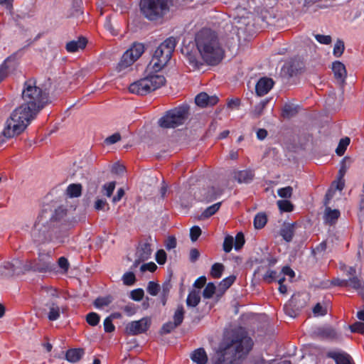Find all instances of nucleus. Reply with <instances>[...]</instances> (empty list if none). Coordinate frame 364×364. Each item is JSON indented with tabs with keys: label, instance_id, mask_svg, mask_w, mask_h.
<instances>
[{
	"label": "nucleus",
	"instance_id": "54",
	"mask_svg": "<svg viewBox=\"0 0 364 364\" xmlns=\"http://www.w3.org/2000/svg\"><path fill=\"white\" fill-rule=\"evenodd\" d=\"M277 278V272L274 270L269 269L263 276V279L264 282L267 283H271L275 280Z\"/></svg>",
	"mask_w": 364,
	"mask_h": 364
},
{
	"label": "nucleus",
	"instance_id": "52",
	"mask_svg": "<svg viewBox=\"0 0 364 364\" xmlns=\"http://www.w3.org/2000/svg\"><path fill=\"white\" fill-rule=\"evenodd\" d=\"M294 302V299L291 298V299L289 301L288 304H286L284 306V311L287 315H288L290 317H295L296 315V311L292 309V304Z\"/></svg>",
	"mask_w": 364,
	"mask_h": 364
},
{
	"label": "nucleus",
	"instance_id": "1",
	"mask_svg": "<svg viewBox=\"0 0 364 364\" xmlns=\"http://www.w3.org/2000/svg\"><path fill=\"white\" fill-rule=\"evenodd\" d=\"M22 99L23 103L6 120L3 134L7 138L21 134L48 102L47 94L33 80L25 82Z\"/></svg>",
	"mask_w": 364,
	"mask_h": 364
},
{
	"label": "nucleus",
	"instance_id": "29",
	"mask_svg": "<svg viewBox=\"0 0 364 364\" xmlns=\"http://www.w3.org/2000/svg\"><path fill=\"white\" fill-rule=\"evenodd\" d=\"M221 204V202H218L205 208L201 214V218L206 219L213 215L220 209Z\"/></svg>",
	"mask_w": 364,
	"mask_h": 364
},
{
	"label": "nucleus",
	"instance_id": "44",
	"mask_svg": "<svg viewBox=\"0 0 364 364\" xmlns=\"http://www.w3.org/2000/svg\"><path fill=\"white\" fill-rule=\"evenodd\" d=\"M187 60L190 65L194 69H199L203 63L197 58L195 55L189 54L187 56Z\"/></svg>",
	"mask_w": 364,
	"mask_h": 364
},
{
	"label": "nucleus",
	"instance_id": "28",
	"mask_svg": "<svg viewBox=\"0 0 364 364\" xmlns=\"http://www.w3.org/2000/svg\"><path fill=\"white\" fill-rule=\"evenodd\" d=\"M66 193L70 198L79 197L82 193V186L79 183L70 184L66 189Z\"/></svg>",
	"mask_w": 364,
	"mask_h": 364
},
{
	"label": "nucleus",
	"instance_id": "17",
	"mask_svg": "<svg viewBox=\"0 0 364 364\" xmlns=\"http://www.w3.org/2000/svg\"><path fill=\"white\" fill-rule=\"evenodd\" d=\"M328 357L333 359L336 364H355L352 357L343 351L329 352Z\"/></svg>",
	"mask_w": 364,
	"mask_h": 364
},
{
	"label": "nucleus",
	"instance_id": "40",
	"mask_svg": "<svg viewBox=\"0 0 364 364\" xmlns=\"http://www.w3.org/2000/svg\"><path fill=\"white\" fill-rule=\"evenodd\" d=\"M296 107L291 105H285L283 108V116L285 117H293L296 114Z\"/></svg>",
	"mask_w": 364,
	"mask_h": 364
},
{
	"label": "nucleus",
	"instance_id": "19",
	"mask_svg": "<svg viewBox=\"0 0 364 364\" xmlns=\"http://www.w3.org/2000/svg\"><path fill=\"white\" fill-rule=\"evenodd\" d=\"M340 215L341 213L338 209H331L330 207H326L323 214L324 223L330 225H334Z\"/></svg>",
	"mask_w": 364,
	"mask_h": 364
},
{
	"label": "nucleus",
	"instance_id": "53",
	"mask_svg": "<svg viewBox=\"0 0 364 364\" xmlns=\"http://www.w3.org/2000/svg\"><path fill=\"white\" fill-rule=\"evenodd\" d=\"M245 244L244 235L242 232H238L235 239V250H239Z\"/></svg>",
	"mask_w": 364,
	"mask_h": 364
},
{
	"label": "nucleus",
	"instance_id": "21",
	"mask_svg": "<svg viewBox=\"0 0 364 364\" xmlns=\"http://www.w3.org/2000/svg\"><path fill=\"white\" fill-rule=\"evenodd\" d=\"M332 70L335 78L341 82H343L347 75L345 65L340 61H336L333 63Z\"/></svg>",
	"mask_w": 364,
	"mask_h": 364
},
{
	"label": "nucleus",
	"instance_id": "56",
	"mask_svg": "<svg viewBox=\"0 0 364 364\" xmlns=\"http://www.w3.org/2000/svg\"><path fill=\"white\" fill-rule=\"evenodd\" d=\"M201 234V230L198 226H193L190 230V237L191 240L193 242H195L198 240L199 236Z\"/></svg>",
	"mask_w": 364,
	"mask_h": 364
},
{
	"label": "nucleus",
	"instance_id": "9",
	"mask_svg": "<svg viewBox=\"0 0 364 364\" xmlns=\"http://www.w3.org/2000/svg\"><path fill=\"white\" fill-rule=\"evenodd\" d=\"M188 114V107L179 106L171 109L159 119V124L163 128H175L184 123Z\"/></svg>",
	"mask_w": 364,
	"mask_h": 364
},
{
	"label": "nucleus",
	"instance_id": "27",
	"mask_svg": "<svg viewBox=\"0 0 364 364\" xmlns=\"http://www.w3.org/2000/svg\"><path fill=\"white\" fill-rule=\"evenodd\" d=\"M200 301V293L196 291H191L186 299V304L188 307H196Z\"/></svg>",
	"mask_w": 364,
	"mask_h": 364
},
{
	"label": "nucleus",
	"instance_id": "4",
	"mask_svg": "<svg viewBox=\"0 0 364 364\" xmlns=\"http://www.w3.org/2000/svg\"><path fill=\"white\" fill-rule=\"evenodd\" d=\"M196 42L201 57L208 64L216 65L221 61L224 51L214 31L202 29L196 35Z\"/></svg>",
	"mask_w": 364,
	"mask_h": 364
},
{
	"label": "nucleus",
	"instance_id": "26",
	"mask_svg": "<svg viewBox=\"0 0 364 364\" xmlns=\"http://www.w3.org/2000/svg\"><path fill=\"white\" fill-rule=\"evenodd\" d=\"M349 281L348 287L355 289L360 294H364V282L357 277H353L348 279Z\"/></svg>",
	"mask_w": 364,
	"mask_h": 364
},
{
	"label": "nucleus",
	"instance_id": "43",
	"mask_svg": "<svg viewBox=\"0 0 364 364\" xmlns=\"http://www.w3.org/2000/svg\"><path fill=\"white\" fill-rule=\"evenodd\" d=\"M115 188V182L112 181L105 183L102 186V191L104 195L107 197H110Z\"/></svg>",
	"mask_w": 364,
	"mask_h": 364
},
{
	"label": "nucleus",
	"instance_id": "63",
	"mask_svg": "<svg viewBox=\"0 0 364 364\" xmlns=\"http://www.w3.org/2000/svg\"><path fill=\"white\" fill-rule=\"evenodd\" d=\"M157 268V266L154 262H149L146 264H144L141 266L140 270L144 272L146 271H149L151 272H154Z\"/></svg>",
	"mask_w": 364,
	"mask_h": 364
},
{
	"label": "nucleus",
	"instance_id": "14",
	"mask_svg": "<svg viewBox=\"0 0 364 364\" xmlns=\"http://www.w3.org/2000/svg\"><path fill=\"white\" fill-rule=\"evenodd\" d=\"M272 78L264 77L260 78L255 85L256 94L258 96H264L267 94L274 86Z\"/></svg>",
	"mask_w": 364,
	"mask_h": 364
},
{
	"label": "nucleus",
	"instance_id": "11",
	"mask_svg": "<svg viewBox=\"0 0 364 364\" xmlns=\"http://www.w3.org/2000/svg\"><path fill=\"white\" fill-rule=\"evenodd\" d=\"M144 45L141 43H134L129 49L124 52L117 65L119 71L132 65L144 53Z\"/></svg>",
	"mask_w": 364,
	"mask_h": 364
},
{
	"label": "nucleus",
	"instance_id": "25",
	"mask_svg": "<svg viewBox=\"0 0 364 364\" xmlns=\"http://www.w3.org/2000/svg\"><path fill=\"white\" fill-rule=\"evenodd\" d=\"M280 235L285 241H291L294 235V225L288 224L287 225H284L281 229Z\"/></svg>",
	"mask_w": 364,
	"mask_h": 364
},
{
	"label": "nucleus",
	"instance_id": "60",
	"mask_svg": "<svg viewBox=\"0 0 364 364\" xmlns=\"http://www.w3.org/2000/svg\"><path fill=\"white\" fill-rule=\"evenodd\" d=\"M121 139V136L119 133H114L112 135L107 137L105 140V143L107 145H111L117 143Z\"/></svg>",
	"mask_w": 364,
	"mask_h": 364
},
{
	"label": "nucleus",
	"instance_id": "30",
	"mask_svg": "<svg viewBox=\"0 0 364 364\" xmlns=\"http://www.w3.org/2000/svg\"><path fill=\"white\" fill-rule=\"evenodd\" d=\"M112 301V297L111 296H107L103 297H98L94 301V306L97 309H102L105 306H107Z\"/></svg>",
	"mask_w": 364,
	"mask_h": 364
},
{
	"label": "nucleus",
	"instance_id": "34",
	"mask_svg": "<svg viewBox=\"0 0 364 364\" xmlns=\"http://www.w3.org/2000/svg\"><path fill=\"white\" fill-rule=\"evenodd\" d=\"M224 270V266L221 263H215L213 264L210 270V274L213 278H220Z\"/></svg>",
	"mask_w": 364,
	"mask_h": 364
},
{
	"label": "nucleus",
	"instance_id": "7",
	"mask_svg": "<svg viewBox=\"0 0 364 364\" xmlns=\"http://www.w3.org/2000/svg\"><path fill=\"white\" fill-rule=\"evenodd\" d=\"M171 4V0H141L140 9L148 20L158 21L168 13Z\"/></svg>",
	"mask_w": 364,
	"mask_h": 364
},
{
	"label": "nucleus",
	"instance_id": "15",
	"mask_svg": "<svg viewBox=\"0 0 364 364\" xmlns=\"http://www.w3.org/2000/svg\"><path fill=\"white\" fill-rule=\"evenodd\" d=\"M218 102V98L215 95L209 96L205 92H200L196 95L195 98L196 104L200 107H205L208 106H213Z\"/></svg>",
	"mask_w": 364,
	"mask_h": 364
},
{
	"label": "nucleus",
	"instance_id": "31",
	"mask_svg": "<svg viewBox=\"0 0 364 364\" xmlns=\"http://www.w3.org/2000/svg\"><path fill=\"white\" fill-rule=\"evenodd\" d=\"M184 314L185 311L183 306L182 305L178 306L173 316V322H174L178 326L182 323L184 318Z\"/></svg>",
	"mask_w": 364,
	"mask_h": 364
},
{
	"label": "nucleus",
	"instance_id": "20",
	"mask_svg": "<svg viewBox=\"0 0 364 364\" xmlns=\"http://www.w3.org/2000/svg\"><path fill=\"white\" fill-rule=\"evenodd\" d=\"M191 359L196 364H207L208 358L203 348L194 350L191 354Z\"/></svg>",
	"mask_w": 364,
	"mask_h": 364
},
{
	"label": "nucleus",
	"instance_id": "49",
	"mask_svg": "<svg viewBox=\"0 0 364 364\" xmlns=\"http://www.w3.org/2000/svg\"><path fill=\"white\" fill-rule=\"evenodd\" d=\"M171 288V285L169 282H165L162 285L161 296H162V303L164 305H165V304H166V297L170 291Z\"/></svg>",
	"mask_w": 364,
	"mask_h": 364
},
{
	"label": "nucleus",
	"instance_id": "46",
	"mask_svg": "<svg viewBox=\"0 0 364 364\" xmlns=\"http://www.w3.org/2000/svg\"><path fill=\"white\" fill-rule=\"evenodd\" d=\"M148 293L151 296H156L159 292V285L154 282H149L146 289Z\"/></svg>",
	"mask_w": 364,
	"mask_h": 364
},
{
	"label": "nucleus",
	"instance_id": "3",
	"mask_svg": "<svg viewBox=\"0 0 364 364\" xmlns=\"http://www.w3.org/2000/svg\"><path fill=\"white\" fill-rule=\"evenodd\" d=\"M66 215V210L62 208H58L53 213L47 210L42 211L31 230L32 241L36 245L53 242L56 227L65 221Z\"/></svg>",
	"mask_w": 364,
	"mask_h": 364
},
{
	"label": "nucleus",
	"instance_id": "42",
	"mask_svg": "<svg viewBox=\"0 0 364 364\" xmlns=\"http://www.w3.org/2000/svg\"><path fill=\"white\" fill-rule=\"evenodd\" d=\"M344 51V43L341 40H338L334 45L333 55L336 57H340Z\"/></svg>",
	"mask_w": 364,
	"mask_h": 364
},
{
	"label": "nucleus",
	"instance_id": "47",
	"mask_svg": "<svg viewBox=\"0 0 364 364\" xmlns=\"http://www.w3.org/2000/svg\"><path fill=\"white\" fill-rule=\"evenodd\" d=\"M349 327L351 332L364 335V323L356 321Z\"/></svg>",
	"mask_w": 364,
	"mask_h": 364
},
{
	"label": "nucleus",
	"instance_id": "13",
	"mask_svg": "<svg viewBox=\"0 0 364 364\" xmlns=\"http://www.w3.org/2000/svg\"><path fill=\"white\" fill-rule=\"evenodd\" d=\"M302 68V63L297 60H291L284 63L282 68V72L285 75L293 77L296 75Z\"/></svg>",
	"mask_w": 364,
	"mask_h": 364
},
{
	"label": "nucleus",
	"instance_id": "45",
	"mask_svg": "<svg viewBox=\"0 0 364 364\" xmlns=\"http://www.w3.org/2000/svg\"><path fill=\"white\" fill-rule=\"evenodd\" d=\"M293 188L291 186H287L284 188H282L278 189L277 193L279 197L288 198H290L292 195Z\"/></svg>",
	"mask_w": 364,
	"mask_h": 364
},
{
	"label": "nucleus",
	"instance_id": "58",
	"mask_svg": "<svg viewBox=\"0 0 364 364\" xmlns=\"http://www.w3.org/2000/svg\"><path fill=\"white\" fill-rule=\"evenodd\" d=\"M315 38L321 44L329 45L331 43V37L330 36L316 34Z\"/></svg>",
	"mask_w": 364,
	"mask_h": 364
},
{
	"label": "nucleus",
	"instance_id": "23",
	"mask_svg": "<svg viewBox=\"0 0 364 364\" xmlns=\"http://www.w3.org/2000/svg\"><path fill=\"white\" fill-rule=\"evenodd\" d=\"M87 45V40L83 38H79L77 41H71L66 44V50L69 53H75L79 50L84 49Z\"/></svg>",
	"mask_w": 364,
	"mask_h": 364
},
{
	"label": "nucleus",
	"instance_id": "57",
	"mask_svg": "<svg viewBox=\"0 0 364 364\" xmlns=\"http://www.w3.org/2000/svg\"><path fill=\"white\" fill-rule=\"evenodd\" d=\"M313 313L314 316H324L327 314V309L325 307H323L319 303L316 304L313 309Z\"/></svg>",
	"mask_w": 364,
	"mask_h": 364
},
{
	"label": "nucleus",
	"instance_id": "35",
	"mask_svg": "<svg viewBox=\"0 0 364 364\" xmlns=\"http://www.w3.org/2000/svg\"><path fill=\"white\" fill-rule=\"evenodd\" d=\"M236 277L233 275L229 276L223 279L219 284V287L225 291L227 290L235 282Z\"/></svg>",
	"mask_w": 364,
	"mask_h": 364
},
{
	"label": "nucleus",
	"instance_id": "48",
	"mask_svg": "<svg viewBox=\"0 0 364 364\" xmlns=\"http://www.w3.org/2000/svg\"><path fill=\"white\" fill-rule=\"evenodd\" d=\"M144 292L142 289H134L130 292V298L132 300L139 301L143 299Z\"/></svg>",
	"mask_w": 364,
	"mask_h": 364
},
{
	"label": "nucleus",
	"instance_id": "16",
	"mask_svg": "<svg viewBox=\"0 0 364 364\" xmlns=\"http://www.w3.org/2000/svg\"><path fill=\"white\" fill-rule=\"evenodd\" d=\"M18 263L17 259L12 262L5 261L0 264V278H9L12 277L16 269V265Z\"/></svg>",
	"mask_w": 364,
	"mask_h": 364
},
{
	"label": "nucleus",
	"instance_id": "36",
	"mask_svg": "<svg viewBox=\"0 0 364 364\" xmlns=\"http://www.w3.org/2000/svg\"><path fill=\"white\" fill-rule=\"evenodd\" d=\"M216 287L212 282L208 283L203 291V296L205 299H210L215 292Z\"/></svg>",
	"mask_w": 364,
	"mask_h": 364
},
{
	"label": "nucleus",
	"instance_id": "61",
	"mask_svg": "<svg viewBox=\"0 0 364 364\" xmlns=\"http://www.w3.org/2000/svg\"><path fill=\"white\" fill-rule=\"evenodd\" d=\"M104 328L105 332L111 333L114 331V326L112 323V321L110 317H107L104 320Z\"/></svg>",
	"mask_w": 364,
	"mask_h": 364
},
{
	"label": "nucleus",
	"instance_id": "38",
	"mask_svg": "<svg viewBox=\"0 0 364 364\" xmlns=\"http://www.w3.org/2000/svg\"><path fill=\"white\" fill-rule=\"evenodd\" d=\"M100 317L95 312H90L86 316L87 322L92 326H95L100 322Z\"/></svg>",
	"mask_w": 364,
	"mask_h": 364
},
{
	"label": "nucleus",
	"instance_id": "2",
	"mask_svg": "<svg viewBox=\"0 0 364 364\" xmlns=\"http://www.w3.org/2000/svg\"><path fill=\"white\" fill-rule=\"evenodd\" d=\"M252 346V338L243 328L232 329L225 333L214 364H237V360L245 357Z\"/></svg>",
	"mask_w": 364,
	"mask_h": 364
},
{
	"label": "nucleus",
	"instance_id": "22",
	"mask_svg": "<svg viewBox=\"0 0 364 364\" xmlns=\"http://www.w3.org/2000/svg\"><path fill=\"white\" fill-rule=\"evenodd\" d=\"M85 355V350L81 348H71L66 351L65 359L72 363L78 362Z\"/></svg>",
	"mask_w": 364,
	"mask_h": 364
},
{
	"label": "nucleus",
	"instance_id": "24",
	"mask_svg": "<svg viewBox=\"0 0 364 364\" xmlns=\"http://www.w3.org/2000/svg\"><path fill=\"white\" fill-rule=\"evenodd\" d=\"M254 176V172L249 169L240 171L236 174V178L239 183H248L252 181Z\"/></svg>",
	"mask_w": 364,
	"mask_h": 364
},
{
	"label": "nucleus",
	"instance_id": "6",
	"mask_svg": "<svg viewBox=\"0 0 364 364\" xmlns=\"http://www.w3.org/2000/svg\"><path fill=\"white\" fill-rule=\"evenodd\" d=\"M147 76L132 83L129 87L130 92L139 95H145L151 91L159 89L166 82V79L162 75L152 74L146 72Z\"/></svg>",
	"mask_w": 364,
	"mask_h": 364
},
{
	"label": "nucleus",
	"instance_id": "39",
	"mask_svg": "<svg viewBox=\"0 0 364 364\" xmlns=\"http://www.w3.org/2000/svg\"><path fill=\"white\" fill-rule=\"evenodd\" d=\"M268 102V100H264L255 106L253 114L255 117H259L263 113V110L265 108Z\"/></svg>",
	"mask_w": 364,
	"mask_h": 364
},
{
	"label": "nucleus",
	"instance_id": "59",
	"mask_svg": "<svg viewBox=\"0 0 364 364\" xmlns=\"http://www.w3.org/2000/svg\"><path fill=\"white\" fill-rule=\"evenodd\" d=\"M156 260L159 264H164L166 262V253L164 250H160L156 252Z\"/></svg>",
	"mask_w": 364,
	"mask_h": 364
},
{
	"label": "nucleus",
	"instance_id": "5",
	"mask_svg": "<svg viewBox=\"0 0 364 364\" xmlns=\"http://www.w3.org/2000/svg\"><path fill=\"white\" fill-rule=\"evenodd\" d=\"M176 46V40L170 37L162 42L155 50L146 72L157 73L169 61Z\"/></svg>",
	"mask_w": 364,
	"mask_h": 364
},
{
	"label": "nucleus",
	"instance_id": "8",
	"mask_svg": "<svg viewBox=\"0 0 364 364\" xmlns=\"http://www.w3.org/2000/svg\"><path fill=\"white\" fill-rule=\"evenodd\" d=\"M41 294L43 296L49 298V301L45 304L48 320L54 321L60 318V314L64 313L65 307L58 304L57 290L51 287H44L42 288Z\"/></svg>",
	"mask_w": 364,
	"mask_h": 364
},
{
	"label": "nucleus",
	"instance_id": "50",
	"mask_svg": "<svg viewBox=\"0 0 364 364\" xmlns=\"http://www.w3.org/2000/svg\"><path fill=\"white\" fill-rule=\"evenodd\" d=\"M234 239L232 236H226L223 242V250L230 252L232 249Z\"/></svg>",
	"mask_w": 364,
	"mask_h": 364
},
{
	"label": "nucleus",
	"instance_id": "62",
	"mask_svg": "<svg viewBox=\"0 0 364 364\" xmlns=\"http://www.w3.org/2000/svg\"><path fill=\"white\" fill-rule=\"evenodd\" d=\"M58 265L63 270L64 272H68L69 269V262L68 259L64 257H61L58 259Z\"/></svg>",
	"mask_w": 364,
	"mask_h": 364
},
{
	"label": "nucleus",
	"instance_id": "37",
	"mask_svg": "<svg viewBox=\"0 0 364 364\" xmlns=\"http://www.w3.org/2000/svg\"><path fill=\"white\" fill-rule=\"evenodd\" d=\"M277 205L280 210L284 212H291L293 210V205L291 203L287 200H282L277 201Z\"/></svg>",
	"mask_w": 364,
	"mask_h": 364
},
{
	"label": "nucleus",
	"instance_id": "12",
	"mask_svg": "<svg viewBox=\"0 0 364 364\" xmlns=\"http://www.w3.org/2000/svg\"><path fill=\"white\" fill-rule=\"evenodd\" d=\"M151 324L149 318L144 317L139 321H131L127 324L125 331L129 335H138L146 332Z\"/></svg>",
	"mask_w": 364,
	"mask_h": 364
},
{
	"label": "nucleus",
	"instance_id": "41",
	"mask_svg": "<svg viewBox=\"0 0 364 364\" xmlns=\"http://www.w3.org/2000/svg\"><path fill=\"white\" fill-rule=\"evenodd\" d=\"M123 283L127 286H132L135 282V275L132 272H128L124 274L122 277Z\"/></svg>",
	"mask_w": 364,
	"mask_h": 364
},
{
	"label": "nucleus",
	"instance_id": "18",
	"mask_svg": "<svg viewBox=\"0 0 364 364\" xmlns=\"http://www.w3.org/2000/svg\"><path fill=\"white\" fill-rule=\"evenodd\" d=\"M151 248L149 243L141 244L136 251L137 259L134 262V265L136 266L140 262L147 260L151 255Z\"/></svg>",
	"mask_w": 364,
	"mask_h": 364
},
{
	"label": "nucleus",
	"instance_id": "32",
	"mask_svg": "<svg viewBox=\"0 0 364 364\" xmlns=\"http://www.w3.org/2000/svg\"><path fill=\"white\" fill-rule=\"evenodd\" d=\"M350 138L347 136L340 140L338 145L336 149V153L337 154V155L341 156L344 154L348 146L350 144Z\"/></svg>",
	"mask_w": 364,
	"mask_h": 364
},
{
	"label": "nucleus",
	"instance_id": "64",
	"mask_svg": "<svg viewBox=\"0 0 364 364\" xmlns=\"http://www.w3.org/2000/svg\"><path fill=\"white\" fill-rule=\"evenodd\" d=\"M106 206H108V204L104 199H97L94 205V207L97 210H102Z\"/></svg>",
	"mask_w": 364,
	"mask_h": 364
},
{
	"label": "nucleus",
	"instance_id": "33",
	"mask_svg": "<svg viewBox=\"0 0 364 364\" xmlns=\"http://www.w3.org/2000/svg\"><path fill=\"white\" fill-rule=\"evenodd\" d=\"M267 223V216L264 213H259L254 218V225L257 229L262 228Z\"/></svg>",
	"mask_w": 364,
	"mask_h": 364
},
{
	"label": "nucleus",
	"instance_id": "55",
	"mask_svg": "<svg viewBox=\"0 0 364 364\" xmlns=\"http://www.w3.org/2000/svg\"><path fill=\"white\" fill-rule=\"evenodd\" d=\"M176 327H178V326L174 322L168 321L162 326L161 332L163 333H169Z\"/></svg>",
	"mask_w": 364,
	"mask_h": 364
},
{
	"label": "nucleus",
	"instance_id": "51",
	"mask_svg": "<svg viewBox=\"0 0 364 364\" xmlns=\"http://www.w3.org/2000/svg\"><path fill=\"white\" fill-rule=\"evenodd\" d=\"M138 307L134 304H128L123 307V311L128 316L134 315L137 311Z\"/></svg>",
	"mask_w": 364,
	"mask_h": 364
},
{
	"label": "nucleus",
	"instance_id": "10",
	"mask_svg": "<svg viewBox=\"0 0 364 364\" xmlns=\"http://www.w3.org/2000/svg\"><path fill=\"white\" fill-rule=\"evenodd\" d=\"M29 266L39 272H51L56 269L51 251H39L38 258L31 261Z\"/></svg>",
	"mask_w": 364,
	"mask_h": 364
}]
</instances>
